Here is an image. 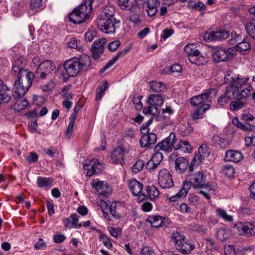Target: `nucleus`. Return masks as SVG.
I'll return each mask as SVG.
<instances>
[{
  "label": "nucleus",
  "instance_id": "2",
  "mask_svg": "<svg viewBox=\"0 0 255 255\" xmlns=\"http://www.w3.org/2000/svg\"><path fill=\"white\" fill-rule=\"evenodd\" d=\"M94 0H85L79 6L75 8L69 15V20L74 24L84 22L89 17L92 10V3Z\"/></svg>",
  "mask_w": 255,
  "mask_h": 255
},
{
  "label": "nucleus",
  "instance_id": "16",
  "mask_svg": "<svg viewBox=\"0 0 255 255\" xmlns=\"http://www.w3.org/2000/svg\"><path fill=\"white\" fill-rule=\"evenodd\" d=\"M66 74L69 77H74L81 70V67L77 59H72L66 61L63 64Z\"/></svg>",
  "mask_w": 255,
  "mask_h": 255
},
{
  "label": "nucleus",
  "instance_id": "4",
  "mask_svg": "<svg viewBox=\"0 0 255 255\" xmlns=\"http://www.w3.org/2000/svg\"><path fill=\"white\" fill-rule=\"evenodd\" d=\"M171 240L175 248L183 254H189L194 249V246L190 244L185 236L178 232H174L171 236Z\"/></svg>",
  "mask_w": 255,
  "mask_h": 255
},
{
  "label": "nucleus",
  "instance_id": "51",
  "mask_svg": "<svg viewBox=\"0 0 255 255\" xmlns=\"http://www.w3.org/2000/svg\"><path fill=\"white\" fill-rule=\"evenodd\" d=\"M142 98V96H138L137 97H133L132 98V102L134 104L135 108L137 111H140L143 108V105L141 102Z\"/></svg>",
  "mask_w": 255,
  "mask_h": 255
},
{
  "label": "nucleus",
  "instance_id": "8",
  "mask_svg": "<svg viewBox=\"0 0 255 255\" xmlns=\"http://www.w3.org/2000/svg\"><path fill=\"white\" fill-rule=\"evenodd\" d=\"M208 145L203 144L198 148V153L196 154L189 165V171L193 172L195 167H197L210 155Z\"/></svg>",
  "mask_w": 255,
  "mask_h": 255
},
{
  "label": "nucleus",
  "instance_id": "58",
  "mask_svg": "<svg viewBox=\"0 0 255 255\" xmlns=\"http://www.w3.org/2000/svg\"><path fill=\"white\" fill-rule=\"evenodd\" d=\"M162 154L159 152V151H155L151 157V159L155 162L157 165H159L162 160Z\"/></svg>",
  "mask_w": 255,
  "mask_h": 255
},
{
  "label": "nucleus",
  "instance_id": "61",
  "mask_svg": "<svg viewBox=\"0 0 255 255\" xmlns=\"http://www.w3.org/2000/svg\"><path fill=\"white\" fill-rule=\"evenodd\" d=\"M155 162L151 159L145 164V168L150 172H153L158 166Z\"/></svg>",
  "mask_w": 255,
  "mask_h": 255
},
{
  "label": "nucleus",
  "instance_id": "27",
  "mask_svg": "<svg viewBox=\"0 0 255 255\" xmlns=\"http://www.w3.org/2000/svg\"><path fill=\"white\" fill-rule=\"evenodd\" d=\"M26 9V3L23 0L14 2L11 7V10L13 15L16 17H19L22 15Z\"/></svg>",
  "mask_w": 255,
  "mask_h": 255
},
{
  "label": "nucleus",
  "instance_id": "40",
  "mask_svg": "<svg viewBox=\"0 0 255 255\" xmlns=\"http://www.w3.org/2000/svg\"><path fill=\"white\" fill-rule=\"evenodd\" d=\"M81 69L90 66L91 60L90 57L86 54H82L79 58H76Z\"/></svg>",
  "mask_w": 255,
  "mask_h": 255
},
{
  "label": "nucleus",
  "instance_id": "49",
  "mask_svg": "<svg viewBox=\"0 0 255 255\" xmlns=\"http://www.w3.org/2000/svg\"><path fill=\"white\" fill-rule=\"evenodd\" d=\"M144 165V162L143 160L138 159L134 164L132 166V171L134 173H137L140 171L143 168Z\"/></svg>",
  "mask_w": 255,
  "mask_h": 255
},
{
  "label": "nucleus",
  "instance_id": "55",
  "mask_svg": "<svg viewBox=\"0 0 255 255\" xmlns=\"http://www.w3.org/2000/svg\"><path fill=\"white\" fill-rule=\"evenodd\" d=\"M232 123L234 125L241 129L243 130H248V128L246 126V123L242 124L239 120L238 117H234L232 120Z\"/></svg>",
  "mask_w": 255,
  "mask_h": 255
},
{
  "label": "nucleus",
  "instance_id": "10",
  "mask_svg": "<svg viewBox=\"0 0 255 255\" xmlns=\"http://www.w3.org/2000/svg\"><path fill=\"white\" fill-rule=\"evenodd\" d=\"M26 64V61L23 57L18 56L15 58L12 65L11 73L17 76H24L29 74H33L24 69Z\"/></svg>",
  "mask_w": 255,
  "mask_h": 255
},
{
  "label": "nucleus",
  "instance_id": "52",
  "mask_svg": "<svg viewBox=\"0 0 255 255\" xmlns=\"http://www.w3.org/2000/svg\"><path fill=\"white\" fill-rule=\"evenodd\" d=\"M245 104L244 103L240 101H232L230 103V109L232 111H238L243 108Z\"/></svg>",
  "mask_w": 255,
  "mask_h": 255
},
{
  "label": "nucleus",
  "instance_id": "1",
  "mask_svg": "<svg viewBox=\"0 0 255 255\" xmlns=\"http://www.w3.org/2000/svg\"><path fill=\"white\" fill-rule=\"evenodd\" d=\"M248 76L235 75L232 72L227 73L224 81L229 85L226 91L218 98V101L222 106H225L233 98L244 99L247 97L253 90V87L248 83Z\"/></svg>",
  "mask_w": 255,
  "mask_h": 255
},
{
  "label": "nucleus",
  "instance_id": "34",
  "mask_svg": "<svg viewBox=\"0 0 255 255\" xmlns=\"http://www.w3.org/2000/svg\"><path fill=\"white\" fill-rule=\"evenodd\" d=\"M146 222H148L151 227L154 228L160 227L163 224V219L160 216H150L147 219Z\"/></svg>",
  "mask_w": 255,
  "mask_h": 255
},
{
  "label": "nucleus",
  "instance_id": "62",
  "mask_svg": "<svg viewBox=\"0 0 255 255\" xmlns=\"http://www.w3.org/2000/svg\"><path fill=\"white\" fill-rule=\"evenodd\" d=\"M192 9L204 11L206 10V5L202 1H199L192 5H191Z\"/></svg>",
  "mask_w": 255,
  "mask_h": 255
},
{
  "label": "nucleus",
  "instance_id": "28",
  "mask_svg": "<svg viewBox=\"0 0 255 255\" xmlns=\"http://www.w3.org/2000/svg\"><path fill=\"white\" fill-rule=\"evenodd\" d=\"M190 189V184L187 181L184 182L183 183L182 189L175 195H173L169 198V200L171 202H175L179 200L181 198L185 197L188 190Z\"/></svg>",
  "mask_w": 255,
  "mask_h": 255
},
{
  "label": "nucleus",
  "instance_id": "45",
  "mask_svg": "<svg viewBox=\"0 0 255 255\" xmlns=\"http://www.w3.org/2000/svg\"><path fill=\"white\" fill-rule=\"evenodd\" d=\"M108 87V83L107 81H104L102 86H99L97 88L96 92V100L97 101L101 99L104 92Z\"/></svg>",
  "mask_w": 255,
  "mask_h": 255
},
{
  "label": "nucleus",
  "instance_id": "56",
  "mask_svg": "<svg viewBox=\"0 0 255 255\" xmlns=\"http://www.w3.org/2000/svg\"><path fill=\"white\" fill-rule=\"evenodd\" d=\"M108 231L110 232L111 236L114 238H117L121 236L122 234V229L119 227H109L108 228Z\"/></svg>",
  "mask_w": 255,
  "mask_h": 255
},
{
  "label": "nucleus",
  "instance_id": "13",
  "mask_svg": "<svg viewBox=\"0 0 255 255\" xmlns=\"http://www.w3.org/2000/svg\"><path fill=\"white\" fill-rule=\"evenodd\" d=\"M92 187L99 195L108 197L112 193V188L105 181H101L99 179H95L91 183Z\"/></svg>",
  "mask_w": 255,
  "mask_h": 255
},
{
  "label": "nucleus",
  "instance_id": "41",
  "mask_svg": "<svg viewBox=\"0 0 255 255\" xmlns=\"http://www.w3.org/2000/svg\"><path fill=\"white\" fill-rule=\"evenodd\" d=\"M150 89L154 92H160L166 88L165 85L161 82L151 81L149 83Z\"/></svg>",
  "mask_w": 255,
  "mask_h": 255
},
{
  "label": "nucleus",
  "instance_id": "21",
  "mask_svg": "<svg viewBox=\"0 0 255 255\" xmlns=\"http://www.w3.org/2000/svg\"><path fill=\"white\" fill-rule=\"evenodd\" d=\"M32 62L35 65H39L36 69L38 71L40 70L48 73H51V71L53 70L55 68L53 62L50 60H44L39 64V58L35 57Z\"/></svg>",
  "mask_w": 255,
  "mask_h": 255
},
{
  "label": "nucleus",
  "instance_id": "17",
  "mask_svg": "<svg viewBox=\"0 0 255 255\" xmlns=\"http://www.w3.org/2000/svg\"><path fill=\"white\" fill-rule=\"evenodd\" d=\"M235 228L240 235L250 237L255 235V226L251 223L238 222L236 224Z\"/></svg>",
  "mask_w": 255,
  "mask_h": 255
},
{
  "label": "nucleus",
  "instance_id": "9",
  "mask_svg": "<svg viewBox=\"0 0 255 255\" xmlns=\"http://www.w3.org/2000/svg\"><path fill=\"white\" fill-rule=\"evenodd\" d=\"M235 55L236 50L233 47L227 49L221 47H216L215 48L213 53V58L217 62L224 61L228 59L232 58Z\"/></svg>",
  "mask_w": 255,
  "mask_h": 255
},
{
  "label": "nucleus",
  "instance_id": "36",
  "mask_svg": "<svg viewBox=\"0 0 255 255\" xmlns=\"http://www.w3.org/2000/svg\"><path fill=\"white\" fill-rule=\"evenodd\" d=\"M37 184L40 188H50L52 185V180L50 178L46 177H38L37 178Z\"/></svg>",
  "mask_w": 255,
  "mask_h": 255
},
{
  "label": "nucleus",
  "instance_id": "44",
  "mask_svg": "<svg viewBox=\"0 0 255 255\" xmlns=\"http://www.w3.org/2000/svg\"><path fill=\"white\" fill-rule=\"evenodd\" d=\"M147 194L148 197L151 200L155 199L159 196V191L157 188L153 185L148 186L146 189Z\"/></svg>",
  "mask_w": 255,
  "mask_h": 255
},
{
  "label": "nucleus",
  "instance_id": "33",
  "mask_svg": "<svg viewBox=\"0 0 255 255\" xmlns=\"http://www.w3.org/2000/svg\"><path fill=\"white\" fill-rule=\"evenodd\" d=\"M210 108V105L206 103L202 105L198 109L192 114V118L194 120L201 119L203 117L204 114Z\"/></svg>",
  "mask_w": 255,
  "mask_h": 255
},
{
  "label": "nucleus",
  "instance_id": "5",
  "mask_svg": "<svg viewBox=\"0 0 255 255\" xmlns=\"http://www.w3.org/2000/svg\"><path fill=\"white\" fill-rule=\"evenodd\" d=\"M184 51L187 54L189 61L197 65H202L207 62V58L196 49L193 44H188L184 47Z\"/></svg>",
  "mask_w": 255,
  "mask_h": 255
},
{
  "label": "nucleus",
  "instance_id": "39",
  "mask_svg": "<svg viewBox=\"0 0 255 255\" xmlns=\"http://www.w3.org/2000/svg\"><path fill=\"white\" fill-rule=\"evenodd\" d=\"M118 5L122 9H129L136 5V0H118Z\"/></svg>",
  "mask_w": 255,
  "mask_h": 255
},
{
  "label": "nucleus",
  "instance_id": "53",
  "mask_svg": "<svg viewBox=\"0 0 255 255\" xmlns=\"http://www.w3.org/2000/svg\"><path fill=\"white\" fill-rule=\"evenodd\" d=\"M224 174L228 177H232L235 174V169L232 165H225L223 169Z\"/></svg>",
  "mask_w": 255,
  "mask_h": 255
},
{
  "label": "nucleus",
  "instance_id": "47",
  "mask_svg": "<svg viewBox=\"0 0 255 255\" xmlns=\"http://www.w3.org/2000/svg\"><path fill=\"white\" fill-rule=\"evenodd\" d=\"M193 128L189 124L186 126H182L179 128L180 133L181 135L185 136L190 134L193 131Z\"/></svg>",
  "mask_w": 255,
  "mask_h": 255
},
{
  "label": "nucleus",
  "instance_id": "18",
  "mask_svg": "<svg viewBox=\"0 0 255 255\" xmlns=\"http://www.w3.org/2000/svg\"><path fill=\"white\" fill-rule=\"evenodd\" d=\"M175 137V135L174 133L171 132L169 136L166 138L162 142L158 143L155 147V151H157L162 150L166 152H170L173 149V139Z\"/></svg>",
  "mask_w": 255,
  "mask_h": 255
},
{
  "label": "nucleus",
  "instance_id": "48",
  "mask_svg": "<svg viewBox=\"0 0 255 255\" xmlns=\"http://www.w3.org/2000/svg\"><path fill=\"white\" fill-rule=\"evenodd\" d=\"M68 47L72 48L78 49V41L75 37H67L65 39Z\"/></svg>",
  "mask_w": 255,
  "mask_h": 255
},
{
  "label": "nucleus",
  "instance_id": "31",
  "mask_svg": "<svg viewBox=\"0 0 255 255\" xmlns=\"http://www.w3.org/2000/svg\"><path fill=\"white\" fill-rule=\"evenodd\" d=\"M212 140L216 145L223 149L227 148L230 144L229 141L226 138L218 134H215L213 136Z\"/></svg>",
  "mask_w": 255,
  "mask_h": 255
},
{
  "label": "nucleus",
  "instance_id": "35",
  "mask_svg": "<svg viewBox=\"0 0 255 255\" xmlns=\"http://www.w3.org/2000/svg\"><path fill=\"white\" fill-rule=\"evenodd\" d=\"M199 190H200L198 193L202 195L206 198V199L210 202L211 194L212 193V192H214L215 190L214 187L212 186L211 184L208 183L205 185L204 189Z\"/></svg>",
  "mask_w": 255,
  "mask_h": 255
},
{
  "label": "nucleus",
  "instance_id": "6",
  "mask_svg": "<svg viewBox=\"0 0 255 255\" xmlns=\"http://www.w3.org/2000/svg\"><path fill=\"white\" fill-rule=\"evenodd\" d=\"M163 97L160 94H151L147 99L148 106L143 109L144 115H155L158 113V108L163 104Z\"/></svg>",
  "mask_w": 255,
  "mask_h": 255
},
{
  "label": "nucleus",
  "instance_id": "26",
  "mask_svg": "<svg viewBox=\"0 0 255 255\" xmlns=\"http://www.w3.org/2000/svg\"><path fill=\"white\" fill-rule=\"evenodd\" d=\"M99 21L100 18H97L96 23L101 31L107 34L114 33L115 32V23L112 22V25H111V23L106 20L103 21V24H100Z\"/></svg>",
  "mask_w": 255,
  "mask_h": 255
},
{
  "label": "nucleus",
  "instance_id": "46",
  "mask_svg": "<svg viewBox=\"0 0 255 255\" xmlns=\"http://www.w3.org/2000/svg\"><path fill=\"white\" fill-rule=\"evenodd\" d=\"M216 236L220 241L223 242L228 238L229 234L225 229L220 228L217 231Z\"/></svg>",
  "mask_w": 255,
  "mask_h": 255
},
{
  "label": "nucleus",
  "instance_id": "29",
  "mask_svg": "<svg viewBox=\"0 0 255 255\" xmlns=\"http://www.w3.org/2000/svg\"><path fill=\"white\" fill-rule=\"evenodd\" d=\"M128 186L133 195L137 196L141 192L143 185L137 180L132 179L128 182Z\"/></svg>",
  "mask_w": 255,
  "mask_h": 255
},
{
  "label": "nucleus",
  "instance_id": "43",
  "mask_svg": "<svg viewBox=\"0 0 255 255\" xmlns=\"http://www.w3.org/2000/svg\"><path fill=\"white\" fill-rule=\"evenodd\" d=\"M217 215L227 222H231L233 220V217L227 214V212L222 208H218L216 210Z\"/></svg>",
  "mask_w": 255,
  "mask_h": 255
},
{
  "label": "nucleus",
  "instance_id": "15",
  "mask_svg": "<svg viewBox=\"0 0 255 255\" xmlns=\"http://www.w3.org/2000/svg\"><path fill=\"white\" fill-rule=\"evenodd\" d=\"M84 170H87V176L91 177L95 174L100 173L103 170V166L97 159H92L88 163L83 165Z\"/></svg>",
  "mask_w": 255,
  "mask_h": 255
},
{
  "label": "nucleus",
  "instance_id": "22",
  "mask_svg": "<svg viewBox=\"0 0 255 255\" xmlns=\"http://www.w3.org/2000/svg\"><path fill=\"white\" fill-rule=\"evenodd\" d=\"M125 150L123 147H118L116 148L111 155V159L115 164H120L123 165L124 163V155Z\"/></svg>",
  "mask_w": 255,
  "mask_h": 255
},
{
  "label": "nucleus",
  "instance_id": "38",
  "mask_svg": "<svg viewBox=\"0 0 255 255\" xmlns=\"http://www.w3.org/2000/svg\"><path fill=\"white\" fill-rule=\"evenodd\" d=\"M246 30L249 36L255 40V18L252 20L245 25Z\"/></svg>",
  "mask_w": 255,
  "mask_h": 255
},
{
  "label": "nucleus",
  "instance_id": "64",
  "mask_svg": "<svg viewBox=\"0 0 255 255\" xmlns=\"http://www.w3.org/2000/svg\"><path fill=\"white\" fill-rule=\"evenodd\" d=\"M181 151L184 153H190L192 151V147L189 142L187 141H183L181 143Z\"/></svg>",
  "mask_w": 255,
  "mask_h": 255
},
{
  "label": "nucleus",
  "instance_id": "7",
  "mask_svg": "<svg viewBox=\"0 0 255 255\" xmlns=\"http://www.w3.org/2000/svg\"><path fill=\"white\" fill-rule=\"evenodd\" d=\"M217 92L214 88H209L205 91V92L201 95L194 96L190 99V103L194 106L203 105L204 103H210L212 100L215 98Z\"/></svg>",
  "mask_w": 255,
  "mask_h": 255
},
{
  "label": "nucleus",
  "instance_id": "24",
  "mask_svg": "<svg viewBox=\"0 0 255 255\" xmlns=\"http://www.w3.org/2000/svg\"><path fill=\"white\" fill-rule=\"evenodd\" d=\"M156 140V135L151 132L142 135L139 140V143L143 147H148L150 145L154 144Z\"/></svg>",
  "mask_w": 255,
  "mask_h": 255
},
{
  "label": "nucleus",
  "instance_id": "50",
  "mask_svg": "<svg viewBox=\"0 0 255 255\" xmlns=\"http://www.w3.org/2000/svg\"><path fill=\"white\" fill-rule=\"evenodd\" d=\"M238 212L244 216H250L255 214V209H253L248 207H241L239 209Z\"/></svg>",
  "mask_w": 255,
  "mask_h": 255
},
{
  "label": "nucleus",
  "instance_id": "57",
  "mask_svg": "<svg viewBox=\"0 0 255 255\" xmlns=\"http://www.w3.org/2000/svg\"><path fill=\"white\" fill-rule=\"evenodd\" d=\"M245 145L247 147H251L255 145V135H251L246 136L245 138Z\"/></svg>",
  "mask_w": 255,
  "mask_h": 255
},
{
  "label": "nucleus",
  "instance_id": "42",
  "mask_svg": "<svg viewBox=\"0 0 255 255\" xmlns=\"http://www.w3.org/2000/svg\"><path fill=\"white\" fill-rule=\"evenodd\" d=\"M28 105L29 102L26 99L18 100L14 104L13 108L15 111L19 112L25 109L28 107Z\"/></svg>",
  "mask_w": 255,
  "mask_h": 255
},
{
  "label": "nucleus",
  "instance_id": "3",
  "mask_svg": "<svg viewBox=\"0 0 255 255\" xmlns=\"http://www.w3.org/2000/svg\"><path fill=\"white\" fill-rule=\"evenodd\" d=\"M14 82L15 92L13 96L15 98L24 96L31 87L34 78V74H29L26 76H17Z\"/></svg>",
  "mask_w": 255,
  "mask_h": 255
},
{
  "label": "nucleus",
  "instance_id": "12",
  "mask_svg": "<svg viewBox=\"0 0 255 255\" xmlns=\"http://www.w3.org/2000/svg\"><path fill=\"white\" fill-rule=\"evenodd\" d=\"M190 187L192 185L195 189H204L207 183H205L206 176L202 171H198L196 173H191L189 175Z\"/></svg>",
  "mask_w": 255,
  "mask_h": 255
},
{
  "label": "nucleus",
  "instance_id": "20",
  "mask_svg": "<svg viewBox=\"0 0 255 255\" xmlns=\"http://www.w3.org/2000/svg\"><path fill=\"white\" fill-rule=\"evenodd\" d=\"M228 35L226 31H211L205 33L204 38L205 41L210 42L225 39L227 38Z\"/></svg>",
  "mask_w": 255,
  "mask_h": 255
},
{
  "label": "nucleus",
  "instance_id": "30",
  "mask_svg": "<svg viewBox=\"0 0 255 255\" xmlns=\"http://www.w3.org/2000/svg\"><path fill=\"white\" fill-rule=\"evenodd\" d=\"M188 165V161L183 157H178L175 161V170L179 173L184 172Z\"/></svg>",
  "mask_w": 255,
  "mask_h": 255
},
{
  "label": "nucleus",
  "instance_id": "25",
  "mask_svg": "<svg viewBox=\"0 0 255 255\" xmlns=\"http://www.w3.org/2000/svg\"><path fill=\"white\" fill-rule=\"evenodd\" d=\"M79 216L76 213L71 215L70 217L65 219L64 225L69 229H78L82 227V224H78Z\"/></svg>",
  "mask_w": 255,
  "mask_h": 255
},
{
  "label": "nucleus",
  "instance_id": "32",
  "mask_svg": "<svg viewBox=\"0 0 255 255\" xmlns=\"http://www.w3.org/2000/svg\"><path fill=\"white\" fill-rule=\"evenodd\" d=\"M10 88L5 85V87L0 88V104L8 103L11 99Z\"/></svg>",
  "mask_w": 255,
  "mask_h": 255
},
{
  "label": "nucleus",
  "instance_id": "11",
  "mask_svg": "<svg viewBox=\"0 0 255 255\" xmlns=\"http://www.w3.org/2000/svg\"><path fill=\"white\" fill-rule=\"evenodd\" d=\"M158 183L163 189L170 188L174 186L172 175L166 168L160 169L158 173Z\"/></svg>",
  "mask_w": 255,
  "mask_h": 255
},
{
  "label": "nucleus",
  "instance_id": "59",
  "mask_svg": "<svg viewBox=\"0 0 255 255\" xmlns=\"http://www.w3.org/2000/svg\"><path fill=\"white\" fill-rule=\"evenodd\" d=\"M97 36L96 31L95 30H89L86 32L85 37L86 41L91 42Z\"/></svg>",
  "mask_w": 255,
  "mask_h": 255
},
{
  "label": "nucleus",
  "instance_id": "14",
  "mask_svg": "<svg viewBox=\"0 0 255 255\" xmlns=\"http://www.w3.org/2000/svg\"><path fill=\"white\" fill-rule=\"evenodd\" d=\"M115 12V8L113 6H108L104 8L98 17L100 18V24H103V21L105 20L109 22L110 23H112V22L115 23V24L119 23V21L117 22L114 17Z\"/></svg>",
  "mask_w": 255,
  "mask_h": 255
},
{
  "label": "nucleus",
  "instance_id": "54",
  "mask_svg": "<svg viewBox=\"0 0 255 255\" xmlns=\"http://www.w3.org/2000/svg\"><path fill=\"white\" fill-rule=\"evenodd\" d=\"M99 236L100 240L102 242L104 245L108 249H111L112 248L113 245L110 241L109 238H108L107 236L103 233H100Z\"/></svg>",
  "mask_w": 255,
  "mask_h": 255
},
{
  "label": "nucleus",
  "instance_id": "60",
  "mask_svg": "<svg viewBox=\"0 0 255 255\" xmlns=\"http://www.w3.org/2000/svg\"><path fill=\"white\" fill-rule=\"evenodd\" d=\"M118 56L116 55L111 60H110L107 64H106L103 68L101 70V72L102 73H103L104 71H105L106 70H107L108 68L112 66L119 59Z\"/></svg>",
  "mask_w": 255,
  "mask_h": 255
},
{
  "label": "nucleus",
  "instance_id": "37",
  "mask_svg": "<svg viewBox=\"0 0 255 255\" xmlns=\"http://www.w3.org/2000/svg\"><path fill=\"white\" fill-rule=\"evenodd\" d=\"M236 52L238 51L241 53L250 49L251 45L248 39H244L242 42H239L234 47Z\"/></svg>",
  "mask_w": 255,
  "mask_h": 255
},
{
  "label": "nucleus",
  "instance_id": "19",
  "mask_svg": "<svg viewBox=\"0 0 255 255\" xmlns=\"http://www.w3.org/2000/svg\"><path fill=\"white\" fill-rule=\"evenodd\" d=\"M106 41L105 38H99L93 43L91 46V51L94 59L99 58L103 54Z\"/></svg>",
  "mask_w": 255,
  "mask_h": 255
},
{
  "label": "nucleus",
  "instance_id": "63",
  "mask_svg": "<svg viewBox=\"0 0 255 255\" xmlns=\"http://www.w3.org/2000/svg\"><path fill=\"white\" fill-rule=\"evenodd\" d=\"M74 123L75 122L74 119H72L69 123L66 131V136L68 138H70L71 137V136L73 133Z\"/></svg>",
  "mask_w": 255,
  "mask_h": 255
},
{
  "label": "nucleus",
  "instance_id": "23",
  "mask_svg": "<svg viewBox=\"0 0 255 255\" xmlns=\"http://www.w3.org/2000/svg\"><path fill=\"white\" fill-rule=\"evenodd\" d=\"M243 159V155L241 151L234 150H228L226 151L225 159L227 161L239 162Z\"/></svg>",
  "mask_w": 255,
  "mask_h": 255
}]
</instances>
